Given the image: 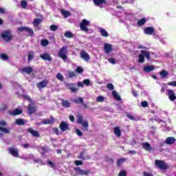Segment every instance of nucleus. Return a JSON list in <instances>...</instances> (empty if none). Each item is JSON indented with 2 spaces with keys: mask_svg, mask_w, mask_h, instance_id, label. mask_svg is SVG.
<instances>
[{
  "mask_svg": "<svg viewBox=\"0 0 176 176\" xmlns=\"http://www.w3.org/2000/svg\"><path fill=\"white\" fill-rule=\"evenodd\" d=\"M114 134L116 137H120V135H122V132H120V128L119 126L114 128Z\"/></svg>",
  "mask_w": 176,
  "mask_h": 176,
  "instance_id": "obj_30",
  "label": "nucleus"
},
{
  "mask_svg": "<svg viewBox=\"0 0 176 176\" xmlns=\"http://www.w3.org/2000/svg\"><path fill=\"white\" fill-rule=\"evenodd\" d=\"M28 133H30V134H32V135L33 137L38 138V137L40 136L39 132H38V131H35V130L32 129V128H29V129H28Z\"/></svg>",
  "mask_w": 176,
  "mask_h": 176,
  "instance_id": "obj_21",
  "label": "nucleus"
},
{
  "mask_svg": "<svg viewBox=\"0 0 176 176\" xmlns=\"http://www.w3.org/2000/svg\"><path fill=\"white\" fill-rule=\"evenodd\" d=\"M1 60H3V61H8V60H9V56H8L6 54H1Z\"/></svg>",
  "mask_w": 176,
  "mask_h": 176,
  "instance_id": "obj_44",
  "label": "nucleus"
},
{
  "mask_svg": "<svg viewBox=\"0 0 176 176\" xmlns=\"http://www.w3.org/2000/svg\"><path fill=\"white\" fill-rule=\"evenodd\" d=\"M93 2L96 6H99L101 8L104 3H107L105 0H93Z\"/></svg>",
  "mask_w": 176,
  "mask_h": 176,
  "instance_id": "obj_22",
  "label": "nucleus"
},
{
  "mask_svg": "<svg viewBox=\"0 0 176 176\" xmlns=\"http://www.w3.org/2000/svg\"><path fill=\"white\" fill-rule=\"evenodd\" d=\"M143 176H153L151 173L144 171L143 172Z\"/></svg>",
  "mask_w": 176,
  "mask_h": 176,
  "instance_id": "obj_64",
  "label": "nucleus"
},
{
  "mask_svg": "<svg viewBox=\"0 0 176 176\" xmlns=\"http://www.w3.org/2000/svg\"><path fill=\"white\" fill-rule=\"evenodd\" d=\"M127 118H129V119H131V120H138V118L135 117L131 114H126Z\"/></svg>",
  "mask_w": 176,
  "mask_h": 176,
  "instance_id": "obj_46",
  "label": "nucleus"
},
{
  "mask_svg": "<svg viewBox=\"0 0 176 176\" xmlns=\"http://www.w3.org/2000/svg\"><path fill=\"white\" fill-rule=\"evenodd\" d=\"M41 45H42V46H44L45 47H46V46H47V45H49V41H47L46 39L41 40Z\"/></svg>",
  "mask_w": 176,
  "mask_h": 176,
  "instance_id": "obj_47",
  "label": "nucleus"
},
{
  "mask_svg": "<svg viewBox=\"0 0 176 176\" xmlns=\"http://www.w3.org/2000/svg\"><path fill=\"white\" fill-rule=\"evenodd\" d=\"M21 6L23 8V9H26L27 8V1H22L21 2Z\"/></svg>",
  "mask_w": 176,
  "mask_h": 176,
  "instance_id": "obj_49",
  "label": "nucleus"
},
{
  "mask_svg": "<svg viewBox=\"0 0 176 176\" xmlns=\"http://www.w3.org/2000/svg\"><path fill=\"white\" fill-rule=\"evenodd\" d=\"M118 176H127V173L126 172V170H120Z\"/></svg>",
  "mask_w": 176,
  "mask_h": 176,
  "instance_id": "obj_57",
  "label": "nucleus"
},
{
  "mask_svg": "<svg viewBox=\"0 0 176 176\" xmlns=\"http://www.w3.org/2000/svg\"><path fill=\"white\" fill-rule=\"evenodd\" d=\"M98 30L100 35L104 36V38H108V36H109L108 32H107L105 29H104L102 28H98Z\"/></svg>",
  "mask_w": 176,
  "mask_h": 176,
  "instance_id": "obj_19",
  "label": "nucleus"
},
{
  "mask_svg": "<svg viewBox=\"0 0 176 176\" xmlns=\"http://www.w3.org/2000/svg\"><path fill=\"white\" fill-rule=\"evenodd\" d=\"M84 85L86 86H90V80L89 79H85L83 80Z\"/></svg>",
  "mask_w": 176,
  "mask_h": 176,
  "instance_id": "obj_58",
  "label": "nucleus"
},
{
  "mask_svg": "<svg viewBox=\"0 0 176 176\" xmlns=\"http://www.w3.org/2000/svg\"><path fill=\"white\" fill-rule=\"evenodd\" d=\"M10 113L13 116H15L16 115H21V113H23V111L19 109H16L14 111L10 112Z\"/></svg>",
  "mask_w": 176,
  "mask_h": 176,
  "instance_id": "obj_33",
  "label": "nucleus"
},
{
  "mask_svg": "<svg viewBox=\"0 0 176 176\" xmlns=\"http://www.w3.org/2000/svg\"><path fill=\"white\" fill-rule=\"evenodd\" d=\"M28 112L30 115L32 113H34V112H36V107H32L30 105L28 107Z\"/></svg>",
  "mask_w": 176,
  "mask_h": 176,
  "instance_id": "obj_35",
  "label": "nucleus"
},
{
  "mask_svg": "<svg viewBox=\"0 0 176 176\" xmlns=\"http://www.w3.org/2000/svg\"><path fill=\"white\" fill-rule=\"evenodd\" d=\"M8 109V104L3 103L1 104V111H6Z\"/></svg>",
  "mask_w": 176,
  "mask_h": 176,
  "instance_id": "obj_53",
  "label": "nucleus"
},
{
  "mask_svg": "<svg viewBox=\"0 0 176 176\" xmlns=\"http://www.w3.org/2000/svg\"><path fill=\"white\" fill-rule=\"evenodd\" d=\"M153 69H155V66H153V65L145 66L143 68V71H144V72H152V71H153Z\"/></svg>",
  "mask_w": 176,
  "mask_h": 176,
  "instance_id": "obj_23",
  "label": "nucleus"
},
{
  "mask_svg": "<svg viewBox=\"0 0 176 176\" xmlns=\"http://www.w3.org/2000/svg\"><path fill=\"white\" fill-rule=\"evenodd\" d=\"M8 152L14 156V157H19V150L14 146L9 147L8 148Z\"/></svg>",
  "mask_w": 176,
  "mask_h": 176,
  "instance_id": "obj_7",
  "label": "nucleus"
},
{
  "mask_svg": "<svg viewBox=\"0 0 176 176\" xmlns=\"http://www.w3.org/2000/svg\"><path fill=\"white\" fill-rule=\"evenodd\" d=\"M135 0H123L122 3H130L131 5H134V1Z\"/></svg>",
  "mask_w": 176,
  "mask_h": 176,
  "instance_id": "obj_50",
  "label": "nucleus"
},
{
  "mask_svg": "<svg viewBox=\"0 0 176 176\" xmlns=\"http://www.w3.org/2000/svg\"><path fill=\"white\" fill-rule=\"evenodd\" d=\"M82 122H83V117L82 116V115L80 114L77 115V123H78V124H82Z\"/></svg>",
  "mask_w": 176,
  "mask_h": 176,
  "instance_id": "obj_39",
  "label": "nucleus"
},
{
  "mask_svg": "<svg viewBox=\"0 0 176 176\" xmlns=\"http://www.w3.org/2000/svg\"><path fill=\"white\" fill-rule=\"evenodd\" d=\"M67 76H68V78H74V76H75V72H67Z\"/></svg>",
  "mask_w": 176,
  "mask_h": 176,
  "instance_id": "obj_55",
  "label": "nucleus"
},
{
  "mask_svg": "<svg viewBox=\"0 0 176 176\" xmlns=\"http://www.w3.org/2000/svg\"><path fill=\"white\" fill-rule=\"evenodd\" d=\"M54 120H50L49 118L44 119L41 121V124H52L53 123Z\"/></svg>",
  "mask_w": 176,
  "mask_h": 176,
  "instance_id": "obj_31",
  "label": "nucleus"
},
{
  "mask_svg": "<svg viewBox=\"0 0 176 176\" xmlns=\"http://www.w3.org/2000/svg\"><path fill=\"white\" fill-rule=\"evenodd\" d=\"M154 32L155 28H153V27H147L144 30V32L146 35H152Z\"/></svg>",
  "mask_w": 176,
  "mask_h": 176,
  "instance_id": "obj_16",
  "label": "nucleus"
},
{
  "mask_svg": "<svg viewBox=\"0 0 176 176\" xmlns=\"http://www.w3.org/2000/svg\"><path fill=\"white\" fill-rule=\"evenodd\" d=\"M78 159H81V160H89L90 155H89L86 151H82L80 153Z\"/></svg>",
  "mask_w": 176,
  "mask_h": 176,
  "instance_id": "obj_11",
  "label": "nucleus"
},
{
  "mask_svg": "<svg viewBox=\"0 0 176 176\" xmlns=\"http://www.w3.org/2000/svg\"><path fill=\"white\" fill-rule=\"evenodd\" d=\"M76 166H82L83 164V162L80 160H76L74 162Z\"/></svg>",
  "mask_w": 176,
  "mask_h": 176,
  "instance_id": "obj_62",
  "label": "nucleus"
},
{
  "mask_svg": "<svg viewBox=\"0 0 176 176\" xmlns=\"http://www.w3.org/2000/svg\"><path fill=\"white\" fill-rule=\"evenodd\" d=\"M51 31H54L55 32L56 30L58 29V27L56 25H52L50 27Z\"/></svg>",
  "mask_w": 176,
  "mask_h": 176,
  "instance_id": "obj_52",
  "label": "nucleus"
},
{
  "mask_svg": "<svg viewBox=\"0 0 176 176\" xmlns=\"http://www.w3.org/2000/svg\"><path fill=\"white\" fill-rule=\"evenodd\" d=\"M123 162H124V159L123 158L118 160V162H117L118 166L120 167L122 164H123Z\"/></svg>",
  "mask_w": 176,
  "mask_h": 176,
  "instance_id": "obj_51",
  "label": "nucleus"
},
{
  "mask_svg": "<svg viewBox=\"0 0 176 176\" xmlns=\"http://www.w3.org/2000/svg\"><path fill=\"white\" fill-rule=\"evenodd\" d=\"M155 164L156 167L160 168V170H166V168H168V165H167L166 163L163 160H155Z\"/></svg>",
  "mask_w": 176,
  "mask_h": 176,
  "instance_id": "obj_4",
  "label": "nucleus"
},
{
  "mask_svg": "<svg viewBox=\"0 0 176 176\" xmlns=\"http://www.w3.org/2000/svg\"><path fill=\"white\" fill-rule=\"evenodd\" d=\"M166 91H167L166 95L168 96L169 100L171 101H175L176 96H175V92H174V90L167 89Z\"/></svg>",
  "mask_w": 176,
  "mask_h": 176,
  "instance_id": "obj_8",
  "label": "nucleus"
},
{
  "mask_svg": "<svg viewBox=\"0 0 176 176\" xmlns=\"http://www.w3.org/2000/svg\"><path fill=\"white\" fill-rule=\"evenodd\" d=\"M76 133L78 137H82V135H83V133L78 129H76Z\"/></svg>",
  "mask_w": 176,
  "mask_h": 176,
  "instance_id": "obj_54",
  "label": "nucleus"
},
{
  "mask_svg": "<svg viewBox=\"0 0 176 176\" xmlns=\"http://www.w3.org/2000/svg\"><path fill=\"white\" fill-rule=\"evenodd\" d=\"M80 58L82 60H85L87 63H89L90 60V55H89V54H87L85 50H82L80 52Z\"/></svg>",
  "mask_w": 176,
  "mask_h": 176,
  "instance_id": "obj_9",
  "label": "nucleus"
},
{
  "mask_svg": "<svg viewBox=\"0 0 176 176\" xmlns=\"http://www.w3.org/2000/svg\"><path fill=\"white\" fill-rule=\"evenodd\" d=\"M41 21L42 20H41V19H34L33 21V25H34V27H38Z\"/></svg>",
  "mask_w": 176,
  "mask_h": 176,
  "instance_id": "obj_37",
  "label": "nucleus"
},
{
  "mask_svg": "<svg viewBox=\"0 0 176 176\" xmlns=\"http://www.w3.org/2000/svg\"><path fill=\"white\" fill-rule=\"evenodd\" d=\"M81 124L85 127V130H88L87 127H89V122L87 121L82 122Z\"/></svg>",
  "mask_w": 176,
  "mask_h": 176,
  "instance_id": "obj_48",
  "label": "nucleus"
},
{
  "mask_svg": "<svg viewBox=\"0 0 176 176\" xmlns=\"http://www.w3.org/2000/svg\"><path fill=\"white\" fill-rule=\"evenodd\" d=\"M89 25H90V21L87 19H83L80 23V28L81 31H83L84 32H89V28H87Z\"/></svg>",
  "mask_w": 176,
  "mask_h": 176,
  "instance_id": "obj_5",
  "label": "nucleus"
},
{
  "mask_svg": "<svg viewBox=\"0 0 176 176\" xmlns=\"http://www.w3.org/2000/svg\"><path fill=\"white\" fill-rule=\"evenodd\" d=\"M47 83H49V81L47 80H43L37 83V87L38 89H44V87H46V86H47Z\"/></svg>",
  "mask_w": 176,
  "mask_h": 176,
  "instance_id": "obj_14",
  "label": "nucleus"
},
{
  "mask_svg": "<svg viewBox=\"0 0 176 176\" xmlns=\"http://www.w3.org/2000/svg\"><path fill=\"white\" fill-rule=\"evenodd\" d=\"M65 85L67 89H69V90H71L72 93H76V91L79 90V88L76 87V85H75L74 83L65 82Z\"/></svg>",
  "mask_w": 176,
  "mask_h": 176,
  "instance_id": "obj_6",
  "label": "nucleus"
},
{
  "mask_svg": "<svg viewBox=\"0 0 176 176\" xmlns=\"http://www.w3.org/2000/svg\"><path fill=\"white\" fill-rule=\"evenodd\" d=\"M112 96L113 97H114L115 100H117V101H120V100H122V98H120L119 94H118V92L116 91H113L112 92Z\"/></svg>",
  "mask_w": 176,
  "mask_h": 176,
  "instance_id": "obj_34",
  "label": "nucleus"
},
{
  "mask_svg": "<svg viewBox=\"0 0 176 176\" xmlns=\"http://www.w3.org/2000/svg\"><path fill=\"white\" fill-rule=\"evenodd\" d=\"M108 61L111 64H116V60L113 59V58H108Z\"/></svg>",
  "mask_w": 176,
  "mask_h": 176,
  "instance_id": "obj_59",
  "label": "nucleus"
},
{
  "mask_svg": "<svg viewBox=\"0 0 176 176\" xmlns=\"http://www.w3.org/2000/svg\"><path fill=\"white\" fill-rule=\"evenodd\" d=\"M168 85V86H173V87H176V80L169 82Z\"/></svg>",
  "mask_w": 176,
  "mask_h": 176,
  "instance_id": "obj_60",
  "label": "nucleus"
},
{
  "mask_svg": "<svg viewBox=\"0 0 176 176\" xmlns=\"http://www.w3.org/2000/svg\"><path fill=\"white\" fill-rule=\"evenodd\" d=\"M103 50L106 54H109L110 52H112V45L107 43H104Z\"/></svg>",
  "mask_w": 176,
  "mask_h": 176,
  "instance_id": "obj_12",
  "label": "nucleus"
},
{
  "mask_svg": "<svg viewBox=\"0 0 176 176\" xmlns=\"http://www.w3.org/2000/svg\"><path fill=\"white\" fill-rule=\"evenodd\" d=\"M18 34H20V32H23L24 31L25 32L28 33V35L29 36H34V30H32L31 28L27 27V26H22L17 28Z\"/></svg>",
  "mask_w": 176,
  "mask_h": 176,
  "instance_id": "obj_3",
  "label": "nucleus"
},
{
  "mask_svg": "<svg viewBox=\"0 0 176 176\" xmlns=\"http://www.w3.org/2000/svg\"><path fill=\"white\" fill-rule=\"evenodd\" d=\"M107 87L109 89V90H113V89H115V87H113V84L112 83L107 84Z\"/></svg>",
  "mask_w": 176,
  "mask_h": 176,
  "instance_id": "obj_56",
  "label": "nucleus"
},
{
  "mask_svg": "<svg viewBox=\"0 0 176 176\" xmlns=\"http://www.w3.org/2000/svg\"><path fill=\"white\" fill-rule=\"evenodd\" d=\"M34 55H35V52H34V51H30L28 52V63L31 62V60H33Z\"/></svg>",
  "mask_w": 176,
  "mask_h": 176,
  "instance_id": "obj_26",
  "label": "nucleus"
},
{
  "mask_svg": "<svg viewBox=\"0 0 176 176\" xmlns=\"http://www.w3.org/2000/svg\"><path fill=\"white\" fill-rule=\"evenodd\" d=\"M61 101H62V106L64 108H71V102H69L68 100L62 99Z\"/></svg>",
  "mask_w": 176,
  "mask_h": 176,
  "instance_id": "obj_24",
  "label": "nucleus"
},
{
  "mask_svg": "<svg viewBox=\"0 0 176 176\" xmlns=\"http://www.w3.org/2000/svg\"><path fill=\"white\" fill-rule=\"evenodd\" d=\"M145 61V56L143 55V54L139 55V60L138 62L140 63H142Z\"/></svg>",
  "mask_w": 176,
  "mask_h": 176,
  "instance_id": "obj_43",
  "label": "nucleus"
},
{
  "mask_svg": "<svg viewBox=\"0 0 176 176\" xmlns=\"http://www.w3.org/2000/svg\"><path fill=\"white\" fill-rule=\"evenodd\" d=\"M67 54H68V47L65 45L59 50L58 57L63 58V61H65L66 60H68V56Z\"/></svg>",
  "mask_w": 176,
  "mask_h": 176,
  "instance_id": "obj_1",
  "label": "nucleus"
},
{
  "mask_svg": "<svg viewBox=\"0 0 176 176\" xmlns=\"http://www.w3.org/2000/svg\"><path fill=\"white\" fill-rule=\"evenodd\" d=\"M160 76H162V78H167L168 73L167 72V71L166 70H162L160 73Z\"/></svg>",
  "mask_w": 176,
  "mask_h": 176,
  "instance_id": "obj_41",
  "label": "nucleus"
},
{
  "mask_svg": "<svg viewBox=\"0 0 176 176\" xmlns=\"http://www.w3.org/2000/svg\"><path fill=\"white\" fill-rule=\"evenodd\" d=\"M73 102L75 104H83V98L81 97H79L78 98H76L73 100Z\"/></svg>",
  "mask_w": 176,
  "mask_h": 176,
  "instance_id": "obj_38",
  "label": "nucleus"
},
{
  "mask_svg": "<svg viewBox=\"0 0 176 176\" xmlns=\"http://www.w3.org/2000/svg\"><path fill=\"white\" fill-rule=\"evenodd\" d=\"M1 132L3 133L4 134H10V129L1 126Z\"/></svg>",
  "mask_w": 176,
  "mask_h": 176,
  "instance_id": "obj_32",
  "label": "nucleus"
},
{
  "mask_svg": "<svg viewBox=\"0 0 176 176\" xmlns=\"http://www.w3.org/2000/svg\"><path fill=\"white\" fill-rule=\"evenodd\" d=\"M141 105L143 108H146L148 107V102L147 101H143L141 102Z\"/></svg>",
  "mask_w": 176,
  "mask_h": 176,
  "instance_id": "obj_61",
  "label": "nucleus"
},
{
  "mask_svg": "<svg viewBox=\"0 0 176 176\" xmlns=\"http://www.w3.org/2000/svg\"><path fill=\"white\" fill-rule=\"evenodd\" d=\"M141 54H143L147 60H151V54L148 51L141 50Z\"/></svg>",
  "mask_w": 176,
  "mask_h": 176,
  "instance_id": "obj_29",
  "label": "nucleus"
},
{
  "mask_svg": "<svg viewBox=\"0 0 176 176\" xmlns=\"http://www.w3.org/2000/svg\"><path fill=\"white\" fill-rule=\"evenodd\" d=\"M61 14L65 17V19H67V17H69L71 16V12L68 10H61L60 11Z\"/></svg>",
  "mask_w": 176,
  "mask_h": 176,
  "instance_id": "obj_27",
  "label": "nucleus"
},
{
  "mask_svg": "<svg viewBox=\"0 0 176 176\" xmlns=\"http://www.w3.org/2000/svg\"><path fill=\"white\" fill-rule=\"evenodd\" d=\"M104 100H105V97L102 96H99L96 98V101L98 102H104Z\"/></svg>",
  "mask_w": 176,
  "mask_h": 176,
  "instance_id": "obj_42",
  "label": "nucleus"
},
{
  "mask_svg": "<svg viewBox=\"0 0 176 176\" xmlns=\"http://www.w3.org/2000/svg\"><path fill=\"white\" fill-rule=\"evenodd\" d=\"M61 131L64 132V131H67V130H69V126H68V124L65 122H62L60 124L59 126Z\"/></svg>",
  "mask_w": 176,
  "mask_h": 176,
  "instance_id": "obj_13",
  "label": "nucleus"
},
{
  "mask_svg": "<svg viewBox=\"0 0 176 176\" xmlns=\"http://www.w3.org/2000/svg\"><path fill=\"white\" fill-rule=\"evenodd\" d=\"M65 38H74V34L69 31H66L65 33Z\"/></svg>",
  "mask_w": 176,
  "mask_h": 176,
  "instance_id": "obj_40",
  "label": "nucleus"
},
{
  "mask_svg": "<svg viewBox=\"0 0 176 176\" xmlns=\"http://www.w3.org/2000/svg\"><path fill=\"white\" fill-rule=\"evenodd\" d=\"M15 123L16 124H18V126H24V124L27 123V121L24 120L23 119H16Z\"/></svg>",
  "mask_w": 176,
  "mask_h": 176,
  "instance_id": "obj_28",
  "label": "nucleus"
},
{
  "mask_svg": "<svg viewBox=\"0 0 176 176\" xmlns=\"http://www.w3.org/2000/svg\"><path fill=\"white\" fill-rule=\"evenodd\" d=\"M1 38L4 42H10L13 39V35H12V32L10 30H6L2 32Z\"/></svg>",
  "mask_w": 176,
  "mask_h": 176,
  "instance_id": "obj_2",
  "label": "nucleus"
},
{
  "mask_svg": "<svg viewBox=\"0 0 176 176\" xmlns=\"http://www.w3.org/2000/svg\"><path fill=\"white\" fill-rule=\"evenodd\" d=\"M142 146H143L144 149H145L146 151H148L149 152H151V151H152V147H151V144L148 142L143 143Z\"/></svg>",
  "mask_w": 176,
  "mask_h": 176,
  "instance_id": "obj_25",
  "label": "nucleus"
},
{
  "mask_svg": "<svg viewBox=\"0 0 176 176\" xmlns=\"http://www.w3.org/2000/svg\"><path fill=\"white\" fill-rule=\"evenodd\" d=\"M23 159H24L25 160H28V159H33L34 163L41 162V160L39 159L35 160V158L34 157V155L32 154L27 155L26 156H23Z\"/></svg>",
  "mask_w": 176,
  "mask_h": 176,
  "instance_id": "obj_18",
  "label": "nucleus"
},
{
  "mask_svg": "<svg viewBox=\"0 0 176 176\" xmlns=\"http://www.w3.org/2000/svg\"><path fill=\"white\" fill-rule=\"evenodd\" d=\"M56 78L57 79H58V80H60V82H63V80H64V76L61 73H58L56 74Z\"/></svg>",
  "mask_w": 176,
  "mask_h": 176,
  "instance_id": "obj_45",
  "label": "nucleus"
},
{
  "mask_svg": "<svg viewBox=\"0 0 176 176\" xmlns=\"http://www.w3.org/2000/svg\"><path fill=\"white\" fill-rule=\"evenodd\" d=\"M33 71L34 69L30 66H26L21 69L22 74H28V75H30Z\"/></svg>",
  "mask_w": 176,
  "mask_h": 176,
  "instance_id": "obj_10",
  "label": "nucleus"
},
{
  "mask_svg": "<svg viewBox=\"0 0 176 176\" xmlns=\"http://www.w3.org/2000/svg\"><path fill=\"white\" fill-rule=\"evenodd\" d=\"M176 140L174 137H168L166 139L165 143L166 145H173L175 142Z\"/></svg>",
  "mask_w": 176,
  "mask_h": 176,
  "instance_id": "obj_15",
  "label": "nucleus"
},
{
  "mask_svg": "<svg viewBox=\"0 0 176 176\" xmlns=\"http://www.w3.org/2000/svg\"><path fill=\"white\" fill-rule=\"evenodd\" d=\"M76 72H77L78 74H82V72H83V69L80 67H78L76 69Z\"/></svg>",
  "mask_w": 176,
  "mask_h": 176,
  "instance_id": "obj_63",
  "label": "nucleus"
},
{
  "mask_svg": "<svg viewBox=\"0 0 176 176\" xmlns=\"http://www.w3.org/2000/svg\"><path fill=\"white\" fill-rule=\"evenodd\" d=\"M146 23V19L145 18H142L138 21V25H139V27H142V25H144V24H145Z\"/></svg>",
  "mask_w": 176,
  "mask_h": 176,
  "instance_id": "obj_36",
  "label": "nucleus"
},
{
  "mask_svg": "<svg viewBox=\"0 0 176 176\" xmlns=\"http://www.w3.org/2000/svg\"><path fill=\"white\" fill-rule=\"evenodd\" d=\"M41 58L44 60L45 61H52V56H50V54L45 53L40 55Z\"/></svg>",
  "mask_w": 176,
  "mask_h": 176,
  "instance_id": "obj_17",
  "label": "nucleus"
},
{
  "mask_svg": "<svg viewBox=\"0 0 176 176\" xmlns=\"http://www.w3.org/2000/svg\"><path fill=\"white\" fill-rule=\"evenodd\" d=\"M74 170L76 171L77 174H80V175H87L89 173V170H85L79 168H75Z\"/></svg>",
  "mask_w": 176,
  "mask_h": 176,
  "instance_id": "obj_20",
  "label": "nucleus"
}]
</instances>
